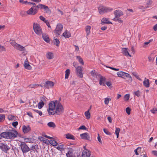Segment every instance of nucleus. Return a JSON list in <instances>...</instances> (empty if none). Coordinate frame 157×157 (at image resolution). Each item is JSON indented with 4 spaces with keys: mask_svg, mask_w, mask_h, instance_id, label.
Returning <instances> with one entry per match:
<instances>
[{
    "mask_svg": "<svg viewBox=\"0 0 157 157\" xmlns=\"http://www.w3.org/2000/svg\"><path fill=\"white\" fill-rule=\"evenodd\" d=\"M39 8L44 9L46 13H50L51 10L48 7L44 5L39 4L36 6H33L27 11V13L29 15H34L37 13Z\"/></svg>",
    "mask_w": 157,
    "mask_h": 157,
    "instance_id": "f257e3e1",
    "label": "nucleus"
},
{
    "mask_svg": "<svg viewBox=\"0 0 157 157\" xmlns=\"http://www.w3.org/2000/svg\"><path fill=\"white\" fill-rule=\"evenodd\" d=\"M117 75L119 77L125 79L127 78L129 80L132 81V79L129 74L123 71H119L117 73Z\"/></svg>",
    "mask_w": 157,
    "mask_h": 157,
    "instance_id": "f03ea898",
    "label": "nucleus"
},
{
    "mask_svg": "<svg viewBox=\"0 0 157 157\" xmlns=\"http://www.w3.org/2000/svg\"><path fill=\"white\" fill-rule=\"evenodd\" d=\"M33 29L36 34L40 35L42 34V29L39 24L34 23L33 24Z\"/></svg>",
    "mask_w": 157,
    "mask_h": 157,
    "instance_id": "7ed1b4c3",
    "label": "nucleus"
},
{
    "mask_svg": "<svg viewBox=\"0 0 157 157\" xmlns=\"http://www.w3.org/2000/svg\"><path fill=\"white\" fill-rule=\"evenodd\" d=\"M55 113L57 115H59L62 113L64 111V109L61 103H58L55 108Z\"/></svg>",
    "mask_w": 157,
    "mask_h": 157,
    "instance_id": "20e7f679",
    "label": "nucleus"
},
{
    "mask_svg": "<svg viewBox=\"0 0 157 157\" xmlns=\"http://www.w3.org/2000/svg\"><path fill=\"white\" fill-rule=\"evenodd\" d=\"M8 131L9 133L8 139H13L17 137V135L18 133L15 129L9 130Z\"/></svg>",
    "mask_w": 157,
    "mask_h": 157,
    "instance_id": "39448f33",
    "label": "nucleus"
},
{
    "mask_svg": "<svg viewBox=\"0 0 157 157\" xmlns=\"http://www.w3.org/2000/svg\"><path fill=\"white\" fill-rule=\"evenodd\" d=\"M22 152L26 153L30 151V148L25 142H22L20 145Z\"/></svg>",
    "mask_w": 157,
    "mask_h": 157,
    "instance_id": "423d86ee",
    "label": "nucleus"
},
{
    "mask_svg": "<svg viewBox=\"0 0 157 157\" xmlns=\"http://www.w3.org/2000/svg\"><path fill=\"white\" fill-rule=\"evenodd\" d=\"M0 148L2 151L6 153H7L10 149V147L7 144L2 143L0 144Z\"/></svg>",
    "mask_w": 157,
    "mask_h": 157,
    "instance_id": "0eeeda50",
    "label": "nucleus"
},
{
    "mask_svg": "<svg viewBox=\"0 0 157 157\" xmlns=\"http://www.w3.org/2000/svg\"><path fill=\"white\" fill-rule=\"evenodd\" d=\"M63 26L60 24L57 25L56 27L54 30V33L58 35H59L61 33L63 30Z\"/></svg>",
    "mask_w": 157,
    "mask_h": 157,
    "instance_id": "6e6552de",
    "label": "nucleus"
},
{
    "mask_svg": "<svg viewBox=\"0 0 157 157\" xmlns=\"http://www.w3.org/2000/svg\"><path fill=\"white\" fill-rule=\"evenodd\" d=\"M76 74L80 78H82L83 77L82 73V68L81 66H78L76 68Z\"/></svg>",
    "mask_w": 157,
    "mask_h": 157,
    "instance_id": "1a4fd4ad",
    "label": "nucleus"
},
{
    "mask_svg": "<svg viewBox=\"0 0 157 157\" xmlns=\"http://www.w3.org/2000/svg\"><path fill=\"white\" fill-rule=\"evenodd\" d=\"M58 102L57 100L56 101H51L49 104V109H51L52 110H54L55 109L57 105Z\"/></svg>",
    "mask_w": 157,
    "mask_h": 157,
    "instance_id": "9d476101",
    "label": "nucleus"
},
{
    "mask_svg": "<svg viewBox=\"0 0 157 157\" xmlns=\"http://www.w3.org/2000/svg\"><path fill=\"white\" fill-rule=\"evenodd\" d=\"M54 85V83L51 81H48L45 82L44 85V87L46 88L49 89L50 88H52Z\"/></svg>",
    "mask_w": 157,
    "mask_h": 157,
    "instance_id": "9b49d317",
    "label": "nucleus"
},
{
    "mask_svg": "<svg viewBox=\"0 0 157 157\" xmlns=\"http://www.w3.org/2000/svg\"><path fill=\"white\" fill-rule=\"evenodd\" d=\"M80 136L81 138L85 140H87L90 141V136L89 134L87 132H85L81 134Z\"/></svg>",
    "mask_w": 157,
    "mask_h": 157,
    "instance_id": "f8f14e48",
    "label": "nucleus"
},
{
    "mask_svg": "<svg viewBox=\"0 0 157 157\" xmlns=\"http://www.w3.org/2000/svg\"><path fill=\"white\" fill-rule=\"evenodd\" d=\"M90 155V152L89 150L85 149L82 152V157H89Z\"/></svg>",
    "mask_w": 157,
    "mask_h": 157,
    "instance_id": "ddd939ff",
    "label": "nucleus"
},
{
    "mask_svg": "<svg viewBox=\"0 0 157 157\" xmlns=\"http://www.w3.org/2000/svg\"><path fill=\"white\" fill-rule=\"evenodd\" d=\"M22 131L24 133H26L29 132L31 130L29 125L26 126L23 125L22 127Z\"/></svg>",
    "mask_w": 157,
    "mask_h": 157,
    "instance_id": "4468645a",
    "label": "nucleus"
},
{
    "mask_svg": "<svg viewBox=\"0 0 157 157\" xmlns=\"http://www.w3.org/2000/svg\"><path fill=\"white\" fill-rule=\"evenodd\" d=\"M114 14L115 17L117 18L120 17L121 16L123 15V12L121 10H117L114 12Z\"/></svg>",
    "mask_w": 157,
    "mask_h": 157,
    "instance_id": "2eb2a0df",
    "label": "nucleus"
},
{
    "mask_svg": "<svg viewBox=\"0 0 157 157\" xmlns=\"http://www.w3.org/2000/svg\"><path fill=\"white\" fill-rule=\"evenodd\" d=\"M99 77H100L99 84L101 86H105V78L101 75Z\"/></svg>",
    "mask_w": 157,
    "mask_h": 157,
    "instance_id": "dca6fc26",
    "label": "nucleus"
},
{
    "mask_svg": "<svg viewBox=\"0 0 157 157\" xmlns=\"http://www.w3.org/2000/svg\"><path fill=\"white\" fill-rule=\"evenodd\" d=\"M98 11L100 14H102L105 13V6H101L98 8Z\"/></svg>",
    "mask_w": 157,
    "mask_h": 157,
    "instance_id": "f3484780",
    "label": "nucleus"
},
{
    "mask_svg": "<svg viewBox=\"0 0 157 157\" xmlns=\"http://www.w3.org/2000/svg\"><path fill=\"white\" fill-rule=\"evenodd\" d=\"M122 53L124 55L126 56H129L131 57V56L129 54L128 49L126 48H122L121 49Z\"/></svg>",
    "mask_w": 157,
    "mask_h": 157,
    "instance_id": "a211bd4d",
    "label": "nucleus"
},
{
    "mask_svg": "<svg viewBox=\"0 0 157 157\" xmlns=\"http://www.w3.org/2000/svg\"><path fill=\"white\" fill-rule=\"evenodd\" d=\"M105 24H111L112 23L108 20V19L103 17L101 20V24L102 25H104Z\"/></svg>",
    "mask_w": 157,
    "mask_h": 157,
    "instance_id": "6ab92c4d",
    "label": "nucleus"
},
{
    "mask_svg": "<svg viewBox=\"0 0 157 157\" xmlns=\"http://www.w3.org/2000/svg\"><path fill=\"white\" fill-rule=\"evenodd\" d=\"M14 48L20 51H23L25 50V48L24 47L17 44H16Z\"/></svg>",
    "mask_w": 157,
    "mask_h": 157,
    "instance_id": "aec40b11",
    "label": "nucleus"
},
{
    "mask_svg": "<svg viewBox=\"0 0 157 157\" xmlns=\"http://www.w3.org/2000/svg\"><path fill=\"white\" fill-rule=\"evenodd\" d=\"M0 135L2 137H3L5 138H7L8 139V136H9V131L5 132L0 133Z\"/></svg>",
    "mask_w": 157,
    "mask_h": 157,
    "instance_id": "412c9836",
    "label": "nucleus"
},
{
    "mask_svg": "<svg viewBox=\"0 0 157 157\" xmlns=\"http://www.w3.org/2000/svg\"><path fill=\"white\" fill-rule=\"evenodd\" d=\"M42 36L43 39L47 43H49L50 41L49 38L46 34H42Z\"/></svg>",
    "mask_w": 157,
    "mask_h": 157,
    "instance_id": "4be33fe9",
    "label": "nucleus"
},
{
    "mask_svg": "<svg viewBox=\"0 0 157 157\" xmlns=\"http://www.w3.org/2000/svg\"><path fill=\"white\" fill-rule=\"evenodd\" d=\"M90 74L92 76L95 78H97V76L99 77L100 75V74L97 73L94 70H92L90 72Z\"/></svg>",
    "mask_w": 157,
    "mask_h": 157,
    "instance_id": "5701e85b",
    "label": "nucleus"
},
{
    "mask_svg": "<svg viewBox=\"0 0 157 157\" xmlns=\"http://www.w3.org/2000/svg\"><path fill=\"white\" fill-rule=\"evenodd\" d=\"M66 155L67 157H75L73 151L71 150H69L68 151L66 154Z\"/></svg>",
    "mask_w": 157,
    "mask_h": 157,
    "instance_id": "b1692460",
    "label": "nucleus"
},
{
    "mask_svg": "<svg viewBox=\"0 0 157 157\" xmlns=\"http://www.w3.org/2000/svg\"><path fill=\"white\" fill-rule=\"evenodd\" d=\"M91 27L90 26L87 25L86 26L85 30L86 33V36H88L90 33Z\"/></svg>",
    "mask_w": 157,
    "mask_h": 157,
    "instance_id": "393cba45",
    "label": "nucleus"
},
{
    "mask_svg": "<svg viewBox=\"0 0 157 157\" xmlns=\"http://www.w3.org/2000/svg\"><path fill=\"white\" fill-rule=\"evenodd\" d=\"M46 57L47 58L49 59H53L54 57L53 53L50 52H48L46 54Z\"/></svg>",
    "mask_w": 157,
    "mask_h": 157,
    "instance_id": "a878e982",
    "label": "nucleus"
},
{
    "mask_svg": "<svg viewBox=\"0 0 157 157\" xmlns=\"http://www.w3.org/2000/svg\"><path fill=\"white\" fill-rule=\"evenodd\" d=\"M56 148L60 151H62L64 150V146L62 144L59 145Z\"/></svg>",
    "mask_w": 157,
    "mask_h": 157,
    "instance_id": "bb28decb",
    "label": "nucleus"
},
{
    "mask_svg": "<svg viewBox=\"0 0 157 157\" xmlns=\"http://www.w3.org/2000/svg\"><path fill=\"white\" fill-rule=\"evenodd\" d=\"M67 139L75 140V137L72 135L68 133L65 135Z\"/></svg>",
    "mask_w": 157,
    "mask_h": 157,
    "instance_id": "cd10ccee",
    "label": "nucleus"
},
{
    "mask_svg": "<svg viewBox=\"0 0 157 157\" xmlns=\"http://www.w3.org/2000/svg\"><path fill=\"white\" fill-rule=\"evenodd\" d=\"M63 36L66 38H69L71 36V34L70 33L67 31H66L62 34Z\"/></svg>",
    "mask_w": 157,
    "mask_h": 157,
    "instance_id": "c85d7f7f",
    "label": "nucleus"
},
{
    "mask_svg": "<svg viewBox=\"0 0 157 157\" xmlns=\"http://www.w3.org/2000/svg\"><path fill=\"white\" fill-rule=\"evenodd\" d=\"M146 79V78H145V80L143 82V84L144 86L147 88L149 86V80L148 79Z\"/></svg>",
    "mask_w": 157,
    "mask_h": 157,
    "instance_id": "c756f323",
    "label": "nucleus"
},
{
    "mask_svg": "<svg viewBox=\"0 0 157 157\" xmlns=\"http://www.w3.org/2000/svg\"><path fill=\"white\" fill-rule=\"evenodd\" d=\"M24 66L25 68L27 69L30 70L32 69L31 66L26 61L25 62Z\"/></svg>",
    "mask_w": 157,
    "mask_h": 157,
    "instance_id": "7c9ffc66",
    "label": "nucleus"
},
{
    "mask_svg": "<svg viewBox=\"0 0 157 157\" xmlns=\"http://www.w3.org/2000/svg\"><path fill=\"white\" fill-rule=\"evenodd\" d=\"M53 42L54 44L57 46H58L59 45L60 42L59 40L57 38H54L53 40Z\"/></svg>",
    "mask_w": 157,
    "mask_h": 157,
    "instance_id": "2f4dec72",
    "label": "nucleus"
},
{
    "mask_svg": "<svg viewBox=\"0 0 157 157\" xmlns=\"http://www.w3.org/2000/svg\"><path fill=\"white\" fill-rule=\"evenodd\" d=\"M152 1L151 0H148L146 2V8H148L150 7L152 3Z\"/></svg>",
    "mask_w": 157,
    "mask_h": 157,
    "instance_id": "473e14b6",
    "label": "nucleus"
},
{
    "mask_svg": "<svg viewBox=\"0 0 157 157\" xmlns=\"http://www.w3.org/2000/svg\"><path fill=\"white\" fill-rule=\"evenodd\" d=\"M84 114L87 119H89L90 118V114L89 112V109L85 112Z\"/></svg>",
    "mask_w": 157,
    "mask_h": 157,
    "instance_id": "72a5a7b5",
    "label": "nucleus"
},
{
    "mask_svg": "<svg viewBox=\"0 0 157 157\" xmlns=\"http://www.w3.org/2000/svg\"><path fill=\"white\" fill-rule=\"evenodd\" d=\"M50 143L53 146H56L58 144L57 141L54 140H51L50 141Z\"/></svg>",
    "mask_w": 157,
    "mask_h": 157,
    "instance_id": "f704fd0d",
    "label": "nucleus"
},
{
    "mask_svg": "<svg viewBox=\"0 0 157 157\" xmlns=\"http://www.w3.org/2000/svg\"><path fill=\"white\" fill-rule=\"evenodd\" d=\"M47 125L50 127L54 128L56 127V124L52 122H50L48 123Z\"/></svg>",
    "mask_w": 157,
    "mask_h": 157,
    "instance_id": "c9c22d12",
    "label": "nucleus"
},
{
    "mask_svg": "<svg viewBox=\"0 0 157 157\" xmlns=\"http://www.w3.org/2000/svg\"><path fill=\"white\" fill-rule=\"evenodd\" d=\"M77 59H78L79 63L82 65L84 64V62L83 59L80 56H78L76 57Z\"/></svg>",
    "mask_w": 157,
    "mask_h": 157,
    "instance_id": "e433bc0d",
    "label": "nucleus"
},
{
    "mask_svg": "<svg viewBox=\"0 0 157 157\" xmlns=\"http://www.w3.org/2000/svg\"><path fill=\"white\" fill-rule=\"evenodd\" d=\"M48 112L49 115H54L55 113V112H54V110H52L51 109H48Z\"/></svg>",
    "mask_w": 157,
    "mask_h": 157,
    "instance_id": "4c0bfd02",
    "label": "nucleus"
},
{
    "mask_svg": "<svg viewBox=\"0 0 157 157\" xmlns=\"http://www.w3.org/2000/svg\"><path fill=\"white\" fill-rule=\"evenodd\" d=\"M65 79H66L68 78L69 76L70 75V70L69 69H67L65 71Z\"/></svg>",
    "mask_w": 157,
    "mask_h": 157,
    "instance_id": "58836bf2",
    "label": "nucleus"
},
{
    "mask_svg": "<svg viewBox=\"0 0 157 157\" xmlns=\"http://www.w3.org/2000/svg\"><path fill=\"white\" fill-rule=\"evenodd\" d=\"M5 118V115L3 114H0V122L3 121Z\"/></svg>",
    "mask_w": 157,
    "mask_h": 157,
    "instance_id": "ea45409f",
    "label": "nucleus"
},
{
    "mask_svg": "<svg viewBox=\"0 0 157 157\" xmlns=\"http://www.w3.org/2000/svg\"><path fill=\"white\" fill-rule=\"evenodd\" d=\"M113 10V9L111 7L105 6V13L111 12Z\"/></svg>",
    "mask_w": 157,
    "mask_h": 157,
    "instance_id": "a19ab883",
    "label": "nucleus"
},
{
    "mask_svg": "<svg viewBox=\"0 0 157 157\" xmlns=\"http://www.w3.org/2000/svg\"><path fill=\"white\" fill-rule=\"evenodd\" d=\"M38 149V147L37 145H33L31 148V150L34 151H37V150Z\"/></svg>",
    "mask_w": 157,
    "mask_h": 157,
    "instance_id": "79ce46f5",
    "label": "nucleus"
},
{
    "mask_svg": "<svg viewBox=\"0 0 157 157\" xmlns=\"http://www.w3.org/2000/svg\"><path fill=\"white\" fill-rule=\"evenodd\" d=\"M44 102H41L40 101L38 104V108L40 109H41L44 106Z\"/></svg>",
    "mask_w": 157,
    "mask_h": 157,
    "instance_id": "37998d69",
    "label": "nucleus"
},
{
    "mask_svg": "<svg viewBox=\"0 0 157 157\" xmlns=\"http://www.w3.org/2000/svg\"><path fill=\"white\" fill-rule=\"evenodd\" d=\"M47 100H48V99L45 96H43L42 97L40 98V101L44 103V102H46Z\"/></svg>",
    "mask_w": 157,
    "mask_h": 157,
    "instance_id": "c03bdc74",
    "label": "nucleus"
},
{
    "mask_svg": "<svg viewBox=\"0 0 157 157\" xmlns=\"http://www.w3.org/2000/svg\"><path fill=\"white\" fill-rule=\"evenodd\" d=\"M120 131V129L118 128H116L115 134L117 136V138H118L119 137V133Z\"/></svg>",
    "mask_w": 157,
    "mask_h": 157,
    "instance_id": "a18cd8bd",
    "label": "nucleus"
},
{
    "mask_svg": "<svg viewBox=\"0 0 157 157\" xmlns=\"http://www.w3.org/2000/svg\"><path fill=\"white\" fill-rule=\"evenodd\" d=\"M111 100L110 98H105L104 102L105 104L108 105L109 102V101Z\"/></svg>",
    "mask_w": 157,
    "mask_h": 157,
    "instance_id": "49530a36",
    "label": "nucleus"
},
{
    "mask_svg": "<svg viewBox=\"0 0 157 157\" xmlns=\"http://www.w3.org/2000/svg\"><path fill=\"white\" fill-rule=\"evenodd\" d=\"M138 8L139 9L141 10H142L143 12H144L145 11L146 9L147 8H146V6L144 7L143 6H140L138 7Z\"/></svg>",
    "mask_w": 157,
    "mask_h": 157,
    "instance_id": "de8ad7c7",
    "label": "nucleus"
},
{
    "mask_svg": "<svg viewBox=\"0 0 157 157\" xmlns=\"http://www.w3.org/2000/svg\"><path fill=\"white\" fill-rule=\"evenodd\" d=\"M130 98V95L129 94H126L124 96V100L125 101L128 100Z\"/></svg>",
    "mask_w": 157,
    "mask_h": 157,
    "instance_id": "09e8293b",
    "label": "nucleus"
},
{
    "mask_svg": "<svg viewBox=\"0 0 157 157\" xmlns=\"http://www.w3.org/2000/svg\"><path fill=\"white\" fill-rule=\"evenodd\" d=\"M103 131L107 135H111V133L109 132L108 130L106 128H104Z\"/></svg>",
    "mask_w": 157,
    "mask_h": 157,
    "instance_id": "8fccbe9b",
    "label": "nucleus"
},
{
    "mask_svg": "<svg viewBox=\"0 0 157 157\" xmlns=\"http://www.w3.org/2000/svg\"><path fill=\"white\" fill-rule=\"evenodd\" d=\"M131 110V109L129 107H128L126 109V112L128 115H129L130 114Z\"/></svg>",
    "mask_w": 157,
    "mask_h": 157,
    "instance_id": "3c124183",
    "label": "nucleus"
},
{
    "mask_svg": "<svg viewBox=\"0 0 157 157\" xmlns=\"http://www.w3.org/2000/svg\"><path fill=\"white\" fill-rule=\"evenodd\" d=\"M151 113L153 114H155L157 112V108H153L150 110Z\"/></svg>",
    "mask_w": 157,
    "mask_h": 157,
    "instance_id": "603ef678",
    "label": "nucleus"
},
{
    "mask_svg": "<svg viewBox=\"0 0 157 157\" xmlns=\"http://www.w3.org/2000/svg\"><path fill=\"white\" fill-rule=\"evenodd\" d=\"M5 51H6V48L4 47L0 44V52Z\"/></svg>",
    "mask_w": 157,
    "mask_h": 157,
    "instance_id": "864d4df0",
    "label": "nucleus"
},
{
    "mask_svg": "<svg viewBox=\"0 0 157 157\" xmlns=\"http://www.w3.org/2000/svg\"><path fill=\"white\" fill-rule=\"evenodd\" d=\"M132 74L137 79L140 81H141V79L140 78L139 76L136 74V73L134 72L132 73Z\"/></svg>",
    "mask_w": 157,
    "mask_h": 157,
    "instance_id": "5fc2aeb1",
    "label": "nucleus"
},
{
    "mask_svg": "<svg viewBox=\"0 0 157 157\" xmlns=\"http://www.w3.org/2000/svg\"><path fill=\"white\" fill-rule=\"evenodd\" d=\"M18 124V122L17 121L14 122L12 123V125L15 128H16Z\"/></svg>",
    "mask_w": 157,
    "mask_h": 157,
    "instance_id": "6e6d98bb",
    "label": "nucleus"
},
{
    "mask_svg": "<svg viewBox=\"0 0 157 157\" xmlns=\"http://www.w3.org/2000/svg\"><path fill=\"white\" fill-rule=\"evenodd\" d=\"M87 129L86 127L84 125H82L79 128V129H82V130H86Z\"/></svg>",
    "mask_w": 157,
    "mask_h": 157,
    "instance_id": "4d7b16f0",
    "label": "nucleus"
},
{
    "mask_svg": "<svg viewBox=\"0 0 157 157\" xmlns=\"http://www.w3.org/2000/svg\"><path fill=\"white\" fill-rule=\"evenodd\" d=\"M34 111L36 113H38L39 115L40 116H41L42 114V112L41 111H39L38 110H36V109H34Z\"/></svg>",
    "mask_w": 157,
    "mask_h": 157,
    "instance_id": "13d9d810",
    "label": "nucleus"
},
{
    "mask_svg": "<svg viewBox=\"0 0 157 157\" xmlns=\"http://www.w3.org/2000/svg\"><path fill=\"white\" fill-rule=\"evenodd\" d=\"M19 2L20 3H21L22 4H26L28 1H24L23 0H19Z\"/></svg>",
    "mask_w": 157,
    "mask_h": 157,
    "instance_id": "bf43d9fd",
    "label": "nucleus"
},
{
    "mask_svg": "<svg viewBox=\"0 0 157 157\" xmlns=\"http://www.w3.org/2000/svg\"><path fill=\"white\" fill-rule=\"evenodd\" d=\"M134 94L135 95L137 96V97H139L140 96V92L139 90H137L134 92Z\"/></svg>",
    "mask_w": 157,
    "mask_h": 157,
    "instance_id": "052dcab7",
    "label": "nucleus"
},
{
    "mask_svg": "<svg viewBox=\"0 0 157 157\" xmlns=\"http://www.w3.org/2000/svg\"><path fill=\"white\" fill-rule=\"evenodd\" d=\"M141 148L140 147H138L136 149L134 150V152L135 153V154L136 155H139L138 153L137 152V150H139V149H140Z\"/></svg>",
    "mask_w": 157,
    "mask_h": 157,
    "instance_id": "680f3d73",
    "label": "nucleus"
},
{
    "mask_svg": "<svg viewBox=\"0 0 157 157\" xmlns=\"http://www.w3.org/2000/svg\"><path fill=\"white\" fill-rule=\"evenodd\" d=\"M37 85H38V84H31L29 85V86L31 88H35L36 86L37 87Z\"/></svg>",
    "mask_w": 157,
    "mask_h": 157,
    "instance_id": "e2e57ef3",
    "label": "nucleus"
},
{
    "mask_svg": "<svg viewBox=\"0 0 157 157\" xmlns=\"http://www.w3.org/2000/svg\"><path fill=\"white\" fill-rule=\"evenodd\" d=\"M44 22L46 23V25L48 28H51V27L48 20L45 21V22Z\"/></svg>",
    "mask_w": 157,
    "mask_h": 157,
    "instance_id": "0e129e2a",
    "label": "nucleus"
},
{
    "mask_svg": "<svg viewBox=\"0 0 157 157\" xmlns=\"http://www.w3.org/2000/svg\"><path fill=\"white\" fill-rule=\"evenodd\" d=\"M10 44H12V45L14 47L16 45V44H17L14 41H13L10 42Z\"/></svg>",
    "mask_w": 157,
    "mask_h": 157,
    "instance_id": "69168bd1",
    "label": "nucleus"
},
{
    "mask_svg": "<svg viewBox=\"0 0 157 157\" xmlns=\"http://www.w3.org/2000/svg\"><path fill=\"white\" fill-rule=\"evenodd\" d=\"M106 85L109 87H111L112 86V84L110 82H106Z\"/></svg>",
    "mask_w": 157,
    "mask_h": 157,
    "instance_id": "338daca9",
    "label": "nucleus"
},
{
    "mask_svg": "<svg viewBox=\"0 0 157 157\" xmlns=\"http://www.w3.org/2000/svg\"><path fill=\"white\" fill-rule=\"evenodd\" d=\"M39 18L41 21H44V22H45V21H46V20H45V18L42 16H40Z\"/></svg>",
    "mask_w": 157,
    "mask_h": 157,
    "instance_id": "774afa93",
    "label": "nucleus"
}]
</instances>
